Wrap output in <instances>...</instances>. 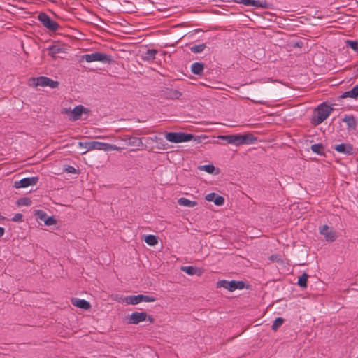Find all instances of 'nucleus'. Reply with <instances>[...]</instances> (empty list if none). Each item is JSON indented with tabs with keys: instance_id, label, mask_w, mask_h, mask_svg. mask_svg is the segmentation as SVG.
Segmentation results:
<instances>
[{
	"instance_id": "2",
	"label": "nucleus",
	"mask_w": 358,
	"mask_h": 358,
	"mask_svg": "<svg viewBox=\"0 0 358 358\" xmlns=\"http://www.w3.org/2000/svg\"><path fill=\"white\" fill-rule=\"evenodd\" d=\"M333 108L325 103H321L315 110L312 123L317 126L323 122L331 113Z\"/></svg>"
},
{
	"instance_id": "13",
	"label": "nucleus",
	"mask_w": 358,
	"mask_h": 358,
	"mask_svg": "<svg viewBox=\"0 0 358 358\" xmlns=\"http://www.w3.org/2000/svg\"><path fill=\"white\" fill-rule=\"evenodd\" d=\"M320 233L323 235L326 241L333 242L336 240L335 231L331 229L330 227L324 224L320 228Z\"/></svg>"
},
{
	"instance_id": "23",
	"label": "nucleus",
	"mask_w": 358,
	"mask_h": 358,
	"mask_svg": "<svg viewBox=\"0 0 358 358\" xmlns=\"http://www.w3.org/2000/svg\"><path fill=\"white\" fill-rule=\"evenodd\" d=\"M310 149L313 152H315L319 155H321V156L325 155L324 147L321 143L312 145Z\"/></svg>"
},
{
	"instance_id": "5",
	"label": "nucleus",
	"mask_w": 358,
	"mask_h": 358,
	"mask_svg": "<svg viewBox=\"0 0 358 358\" xmlns=\"http://www.w3.org/2000/svg\"><path fill=\"white\" fill-rule=\"evenodd\" d=\"M217 287H224L230 292H233L236 289H243L245 287V282L243 281L221 280L217 282Z\"/></svg>"
},
{
	"instance_id": "11",
	"label": "nucleus",
	"mask_w": 358,
	"mask_h": 358,
	"mask_svg": "<svg viewBox=\"0 0 358 358\" xmlns=\"http://www.w3.org/2000/svg\"><path fill=\"white\" fill-rule=\"evenodd\" d=\"M90 110L82 105L76 106L71 111L70 115V120H78L81 118L82 114H89Z\"/></svg>"
},
{
	"instance_id": "30",
	"label": "nucleus",
	"mask_w": 358,
	"mask_h": 358,
	"mask_svg": "<svg viewBox=\"0 0 358 358\" xmlns=\"http://www.w3.org/2000/svg\"><path fill=\"white\" fill-rule=\"evenodd\" d=\"M122 150V148L118 147L115 145H112L109 143H104L103 150L104 151H110V150H116L121 151Z\"/></svg>"
},
{
	"instance_id": "12",
	"label": "nucleus",
	"mask_w": 358,
	"mask_h": 358,
	"mask_svg": "<svg viewBox=\"0 0 358 358\" xmlns=\"http://www.w3.org/2000/svg\"><path fill=\"white\" fill-rule=\"evenodd\" d=\"M161 96L168 99H178L182 96V93L178 90L166 87L161 91Z\"/></svg>"
},
{
	"instance_id": "28",
	"label": "nucleus",
	"mask_w": 358,
	"mask_h": 358,
	"mask_svg": "<svg viewBox=\"0 0 358 358\" xmlns=\"http://www.w3.org/2000/svg\"><path fill=\"white\" fill-rule=\"evenodd\" d=\"M284 321L285 320H284L283 318H282V317H277L274 320V322H273V324L271 326L272 330L274 331H276L283 324Z\"/></svg>"
},
{
	"instance_id": "43",
	"label": "nucleus",
	"mask_w": 358,
	"mask_h": 358,
	"mask_svg": "<svg viewBox=\"0 0 358 358\" xmlns=\"http://www.w3.org/2000/svg\"><path fill=\"white\" fill-rule=\"evenodd\" d=\"M131 137V136H128V135H126L124 136L123 138V141L127 142V143L128 144V142H129V138Z\"/></svg>"
},
{
	"instance_id": "16",
	"label": "nucleus",
	"mask_w": 358,
	"mask_h": 358,
	"mask_svg": "<svg viewBox=\"0 0 358 358\" xmlns=\"http://www.w3.org/2000/svg\"><path fill=\"white\" fill-rule=\"evenodd\" d=\"M71 303L73 306L83 310H88L91 307L90 303L85 299L73 298L71 299Z\"/></svg>"
},
{
	"instance_id": "18",
	"label": "nucleus",
	"mask_w": 358,
	"mask_h": 358,
	"mask_svg": "<svg viewBox=\"0 0 358 358\" xmlns=\"http://www.w3.org/2000/svg\"><path fill=\"white\" fill-rule=\"evenodd\" d=\"M203 69L204 64L202 62H194L191 66V71L195 75H202Z\"/></svg>"
},
{
	"instance_id": "27",
	"label": "nucleus",
	"mask_w": 358,
	"mask_h": 358,
	"mask_svg": "<svg viewBox=\"0 0 358 358\" xmlns=\"http://www.w3.org/2000/svg\"><path fill=\"white\" fill-rule=\"evenodd\" d=\"M308 275L304 273L299 278L298 285L299 287L302 288L307 287V280H308Z\"/></svg>"
},
{
	"instance_id": "17",
	"label": "nucleus",
	"mask_w": 358,
	"mask_h": 358,
	"mask_svg": "<svg viewBox=\"0 0 358 358\" xmlns=\"http://www.w3.org/2000/svg\"><path fill=\"white\" fill-rule=\"evenodd\" d=\"M343 122L346 123L349 131L355 130L357 122L353 115H345L343 119Z\"/></svg>"
},
{
	"instance_id": "9",
	"label": "nucleus",
	"mask_w": 358,
	"mask_h": 358,
	"mask_svg": "<svg viewBox=\"0 0 358 358\" xmlns=\"http://www.w3.org/2000/svg\"><path fill=\"white\" fill-rule=\"evenodd\" d=\"M38 180L39 178L38 176L24 178L20 180L15 181L13 187L16 189H20L35 185L38 182Z\"/></svg>"
},
{
	"instance_id": "36",
	"label": "nucleus",
	"mask_w": 358,
	"mask_h": 358,
	"mask_svg": "<svg viewBox=\"0 0 358 358\" xmlns=\"http://www.w3.org/2000/svg\"><path fill=\"white\" fill-rule=\"evenodd\" d=\"M64 171L68 173H78V170L76 169H75L73 166H70V165L65 166L64 167Z\"/></svg>"
},
{
	"instance_id": "46",
	"label": "nucleus",
	"mask_w": 358,
	"mask_h": 358,
	"mask_svg": "<svg viewBox=\"0 0 358 358\" xmlns=\"http://www.w3.org/2000/svg\"><path fill=\"white\" fill-rule=\"evenodd\" d=\"M4 219V217L2 216L1 214H0V220H3Z\"/></svg>"
},
{
	"instance_id": "3",
	"label": "nucleus",
	"mask_w": 358,
	"mask_h": 358,
	"mask_svg": "<svg viewBox=\"0 0 358 358\" xmlns=\"http://www.w3.org/2000/svg\"><path fill=\"white\" fill-rule=\"evenodd\" d=\"M82 60H85L87 62H101L105 64H110L113 61V57L103 52H94L83 55Z\"/></svg>"
},
{
	"instance_id": "14",
	"label": "nucleus",
	"mask_w": 358,
	"mask_h": 358,
	"mask_svg": "<svg viewBox=\"0 0 358 358\" xmlns=\"http://www.w3.org/2000/svg\"><path fill=\"white\" fill-rule=\"evenodd\" d=\"M333 148L339 153L347 155H352L354 154V148L350 143H341L335 145Z\"/></svg>"
},
{
	"instance_id": "40",
	"label": "nucleus",
	"mask_w": 358,
	"mask_h": 358,
	"mask_svg": "<svg viewBox=\"0 0 358 358\" xmlns=\"http://www.w3.org/2000/svg\"><path fill=\"white\" fill-rule=\"evenodd\" d=\"M22 218H23V215L21 213H17L15 214L13 218L11 219L12 221L13 222H22Z\"/></svg>"
},
{
	"instance_id": "42",
	"label": "nucleus",
	"mask_w": 358,
	"mask_h": 358,
	"mask_svg": "<svg viewBox=\"0 0 358 358\" xmlns=\"http://www.w3.org/2000/svg\"><path fill=\"white\" fill-rule=\"evenodd\" d=\"M5 233V229L3 227H0V238L3 236Z\"/></svg>"
},
{
	"instance_id": "33",
	"label": "nucleus",
	"mask_w": 358,
	"mask_h": 358,
	"mask_svg": "<svg viewBox=\"0 0 358 358\" xmlns=\"http://www.w3.org/2000/svg\"><path fill=\"white\" fill-rule=\"evenodd\" d=\"M34 215L39 220H41V221H45V220L46 219L47 217V214L45 212H44L43 210H35V213H34Z\"/></svg>"
},
{
	"instance_id": "29",
	"label": "nucleus",
	"mask_w": 358,
	"mask_h": 358,
	"mask_svg": "<svg viewBox=\"0 0 358 358\" xmlns=\"http://www.w3.org/2000/svg\"><path fill=\"white\" fill-rule=\"evenodd\" d=\"M206 47V46L205 43L195 45L190 48V50L194 53H200L205 50Z\"/></svg>"
},
{
	"instance_id": "20",
	"label": "nucleus",
	"mask_w": 358,
	"mask_h": 358,
	"mask_svg": "<svg viewBox=\"0 0 358 358\" xmlns=\"http://www.w3.org/2000/svg\"><path fill=\"white\" fill-rule=\"evenodd\" d=\"M352 98V99H357L358 97V85H355L351 90L345 92L341 96V99L345 98Z\"/></svg>"
},
{
	"instance_id": "25",
	"label": "nucleus",
	"mask_w": 358,
	"mask_h": 358,
	"mask_svg": "<svg viewBox=\"0 0 358 358\" xmlns=\"http://www.w3.org/2000/svg\"><path fill=\"white\" fill-rule=\"evenodd\" d=\"M128 145L131 146L141 147L143 145L141 138L138 137L129 138Z\"/></svg>"
},
{
	"instance_id": "4",
	"label": "nucleus",
	"mask_w": 358,
	"mask_h": 358,
	"mask_svg": "<svg viewBox=\"0 0 358 358\" xmlns=\"http://www.w3.org/2000/svg\"><path fill=\"white\" fill-rule=\"evenodd\" d=\"M194 137V135L192 134L183 132H167L165 134L166 139L174 143L188 142L192 140Z\"/></svg>"
},
{
	"instance_id": "22",
	"label": "nucleus",
	"mask_w": 358,
	"mask_h": 358,
	"mask_svg": "<svg viewBox=\"0 0 358 358\" xmlns=\"http://www.w3.org/2000/svg\"><path fill=\"white\" fill-rule=\"evenodd\" d=\"M178 203L180 206L190 207V208L194 207L195 206L197 205L196 201H190L188 199L185 198V197L180 198L178 200Z\"/></svg>"
},
{
	"instance_id": "34",
	"label": "nucleus",
	"mask_w": 358,
	"mask_h": 358,
	"mask_svg": "<svg viewBox=\"0 0 358 358\" xmlns=\"http://www.w3.org/2000/svg\"><path fill=\"white\" fill-rule=\"evenodd\" d=\"M31 204V200L29 198L24 197L22 199H20L17 201V205L19 206H30Z\"/></svg>"
},
{
	"instance_id": "45",
	"label": "nucleus",
	"mask_w": 358,
	"mask_h": 358,
	"mask_svg": "<svg viewBox=\"0 0 358 358\" xmlns=\"http://www.w3.org/2000/svg\"><path fill=\"white\" fill-rule=\"evenodd\" d=\"M254 102L259 103V104H265L266 102L263 101H254Z\"/></svg>"
},
{
	"instance_id": "1",
	"label": "nucleus",
	"mask_w": 358,
	"mask_h": 358,
	"mask_svg": "<svg viewBox=\"0 0 358 358\" xmlns=\"http://www.w3.org/2000/svg\"><path fill=\"white\" fill-rule=\"evenodd\" d=\"M218 138L225 141L229 144L236 146L251 144L257 140V138L254 137V136L250 134L222 135L219 136Z\"/></svg>"
},
{
	"instance_id": "39",
	"label": "nucleus",
	"mask_w": 358,
	"mask_h": 358,
	"mask_svg": "<svg viewBox=\"0 0 358 358\" xmlns=\"http://www.w3.org/2000/svg\"><path fill=\"white\" fill-rule=\"evenodd\" d=\"M45 224L47 226H51L54 224H55L56 220L53 217H48L47 216L46 219L44 221Z\"/></svg>"
},
{
	"instance_id": "47",
	"label": "nucleus",
	"mask_w": 358,
	"mask_h": 358,
	"mask_svg": "<svg viewBox=\"0 0 358 358\" xmlns=\"http://www.w3.org/2000/svg\"><path fill=\"white\" fill-rule=\"evenodd\" d=\"M357 70H358V65H357Z\"/></svg>"
},
{
	"instance_id": "21",
	"label": "nucleus",
	"mask_w": 358,
	"mask_h": 358,
	"mask_svg": "<svg viewBox=\"0 0 358 358\" xmlns=\"http://www.w3.org/2000/svg\"><path fill=\"white\" fill-rule=\"evenodd\" d=\"M124 301L128 304H138L142 302V294L128 296Z\"/></svg>"
},
{
	"instance_id": "10",
	"label": "nucleus",
	"mask_w": 358,
	"mask_h": 358,
	"mask_svg": "<svg viewBox=\"0 0 358 358\" xmlns=\"http://www.w3.org/2000/svg\"><path fill=\"white\" fill-rule=\"evenodd\" d=\"M36 86L50 87L52 89L57 88L59 86V82L52 80L45 76H40L36 78Z\"/></svg>"
},
{
	"instance_id": "31",
	"label": "nucleus",
	"mask_w": 358,
	"mask_h": 358,
	"mask_svg": "<svg viewBox=\"0 0 358 358\" xmlns=\"http://www.w3.org/2000/svg\"><path fill=\"white\" fill-rule=\"evenodd\" d=\"M181 270L190 275L196 274V273L197 271V268L196 267L191 266H182L181 268Z\"/></svg>"
},
{
	"instance_id": "32",
	"label": "nucleus",
	"mask_w": 358,
	"mask_h": 358,
	"mask_svg": "<svg viewBox=\"0 0 358 358\" xmlns=\"http://www.w3.org/2000/svg\"><path fill=\"white\" fill-rule=\"evenodd\" d=\"M199 169L202 170V171H205L208 173H213L215 168L213 164H206V165L199 166Z\"/></svg>"
},
{
	"instance_id": "7",
	"label": "nucleus",
	"mask_w": 358,
	"mask_h": 358,
	"mask_svg": "<svg viewBox=\"0 0 358 358\" xmlns=\"http://www.w3.org/2000/svg\"><path fill=\"white\" fill-rule=\"evenodd\" d=\"M38 19L44 27L51 31H56L59 28L58 23L52 20L45 13H41L38 16Z\"/></svg>"
},
{
	"instance_id": "24",
	"label": "nucleus",
	"mask_w": 358,
	"mask_h": 358,
	"mask_svg": "<svg viewBox=\"0 0 358 358\" xmlns=\"http://www.w3.org/2000/svg\"><path fill=\"white\" fill-rule=\"evenodd\" d=\"M144 241L148 245L150 246H155L158 243L157 236L152 234L145 236Z\"/></svg>"
},
{
	"instance_id": "26",
	"label": "nucleus",
	"mask_w": 358,
	"mask_h": 358,
	"mask_svg": "<svg viewBox=\"0 0 358 358\" xmlns=\"http://www.w3.org/2000/svg\"><path fill=\"white\" fill-rule=\"evenodd\" d=\"M62 52H63L62 48L59 45H52L48 48V53L53 57H55L58 53Z\"/></svg>"
},
{
	"instance_id": "6",
	"label": "nucleus",
	"mask_w": 358,
	"mask_h": 358,
	"mask_svg": "<svg viewBox=\"0 0 358 358\" xmlns=\"http://www.w3.org/2000/svg\"><path fill=\"white\" fill-rule=\"evenodd\" d=\"M146 320H148L150 323L154 322L153 317L148 315L145 312H134L129 315L128 323L130 324H137Z\"/></svg>"
},
{
	"instance_id": "37",
	"label": "nucleus",
	"mask_w": 358,
	"mask_h": 358,
	"mask_svg": "<svg viewBox=\"0 0 358 358\" xmlns=\"http://www.w3.org/2000/svg\"><path fill=\"white\" fill-rule=\"evenodd\" d=\"M224 203V199L223 196L217 195V196L215 198L214 203L216 206H222Z\"/></svg>"
},
{
	"instance_id": "38",
	"label": "nucleus",
	"mask_w": 358,
	"mask_h": 358,
	"mask_svg": "<svg viewBox=\"0 0 358 358\" xmlns=\"http://www.w3.org/2000/svg\"><path fill=\"white\" fill-rule=\"evenodd\" d=\"M156 298L150 295L142 294V302H154Z\"/></svg>"
},
{
	"instance_id": "15",
	"label": "nucleus",
	"mask_w": 358,
	"mask_h": 358,
	"mask_svg": "<svg viewBox=\"0 0 358 358\" xmlns=\"http://www.w3.org/2000/svg\"><path fill=\"white\" fill-rule=\"evenodd\" d=\"M237 3H242L246 6L255 8H267V3L266 1H262L259 0H236Z\"/></svg>"
},
{
	"instance_id": "19",
	"label": "nucleus",
	"mask_w": 358,
	"mask_h": 358,
	"mask_svg": "<svg viewBox=\"0 0 358 358\" xmlns=\"http://www.w3.org/2000/svg\"><path fill=\"white\" fill-rule=\"evenodd\" d=\"M157 53V50L155 49H148L144 52L142 55V59L143 61H152L155 59L156 54Z\"/></svg>"
},
{
	"instance_id": "41",
	"label": "nucleus",
	"mask_w": 358,
	"mask_h": 358,
	"mask_svg": "<svg viewBox=\"0 0 358 358\" xmlns=\"http://www.w3.org/2000/svg\"><path fill=\"white\" fill-rule=\"evenodd\" d=\"M217 194L215 193H209L206 196V199L208 201H213L214 202V200H215V198L217 196Z\"/></svg>"
},
{
	"instance_id": "35",
	"label": "nucleus",
	"mask_w": 358,
	"mask_h": 358,
	"mask_svg": "<svg viewBox=\"0 0 358 358\" xmlns=\"http://www.w3.org/2000/svg\"><path fill=\"white\" fill-rule=\"evenodd\" d=\"M346 45L355 51H358V41H346Z\"/></svg>"
},
{
	"instance_id": "8",
	"label": "nucleus",
	"mask_w": 358,
	"mask_h": 358,
	"mask_svg": "<svg viewBox=\"0 0 358 358\" xmlns=\"http://www.w3.org/2000/svg\"><path fill=\"white\" fill-rule=\"evenodd\" d=\"M78 146L79 148H83L86 149V150L82 154L86 153L89 150H103L104 143L103 142H99V141H86V142H78Z\"/></svg>"
},
{
	"instance_id": "44",
	"label": "nucleus",
	"mask_w": 358,
	"mask_h": 358,
	"mask_svg": "<svg viewBox=\"0 0 358 358\" xmlns=\"http://www.w3.org/2000/svg\"><path fill=\"white\" fill-rule=\"evenodd\" d=\"M303 45V42L302 41H298L295 43V47H301Z\"/></svg>"
}]
</instances>
